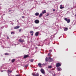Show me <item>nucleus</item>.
Listing matches in <instances>:
<instances>
[{
  "label": "nucleus",
  "mask_w": 76,
  "mask_h": 76,
  "mask_svg": "<svg viewBox=\"0 0 76 76\" xmlns=\"http://www.w3.org/2000/svg\"><path fill=\"white\" fill-rule=\"evenodd\" d=\"M8 72H10V73H12V71L8 70Z\"/></svg>",
  "instance_id": "a878e982"
},
{
  "label": "nucleus",
  "mask_w": 76,
  "mask_h": 76,
  "mask_svg": "<svg viewBox=\"0 0 76 76\" xmlns=\"http://www.w3.org/2000/svg\"><path fill=\"white\" fill-rule=\"evenodd\" d=\"M42 13H43V14L45 13H46V11L45 10H44V11L42 12Z\"/></svg>",
  "instance_id": "a211bd4d"
},
{
  "label": "nucleus",
  "mask_w": 76,
  "mask_h": 76,
  "mask_svg": "<svg viewBox=\"0 0 76 76\" xmlns=\"http://www.w3.org/2000/svg\"><path fill=\"white\" fill-rule=\"evenodd\" d=\"M31 36H33V34H31Z\"/></svg>",
  "instance_id": "f704fd0d"
},
{
  "label": "nucleus",
  "mask_w": 76,
  "mask_h": 76,
  "mask_svg": "<svg viewBox=\"0 0 76 76\" xmlns=\"http://www.w3.org/2000/svg\"><path fill=\"white\" fill-rule=\"evenodd\" d=\"M40 71L42 73H43V74H44V73H45V72L43 69H41Z\"/></svg>",
  "instance_id": "0eeeda50"
},
{
  "label": "nucleus",
  "mask_w": 76,
  "mask_h": 76,
  "mask_svg": "<svg viewBox=\"0 0 76 76\" xmlns=\"http://www.w3.org/2000/svg\"><path fill=\"white\" fill-rule=\"evenodd\" d=\"M22 30V29H20L19 30V32H20V31H21V30Z\"/></svg>",
  "instance_id": "cd10ccee"
},
{
  "label": "nucleus",
  "mask_w": 76,
  "mask_h": 76,
  "mask_svg": "<svg viewBox=\"0 0 76 76\" xmlns=\"http://www.w3.org/2000/svg\"><path fill=\"white\" fill-rule=\"evenodd\" d=\"M8 39H9V37H7Z\"/></svg>",
  "instance_id": "4c0bfd02"
},
{
  "label": "nucleus",
  "mask_w": 76,
  "mask_h": 76,
  "mask_svg": "<svg viewBox=\"0 0 76 76\" xmlns=\"http://www.w3.org/2000/svg\"><path fill=\"white\" fill-rule=\"evenodd\" d=\"M15 59H13L12 60V63H14V62H15Z\"/></svg>",
  "instance_id": "aec40b11"
},
{
  "label": "nucleus",
  "mask_w": 76,
  "mask_h": 76,
  "mask_svg": "<svg viewBox=\"0 0 76 76\" xmlns=\"http://www.w3.org/2000/svg\"><path fill=\"white\" fill-rule=\"evenodd\" d=\"M32 75L34 76H39V74L38 72L37 73H35V72H33L32 73Z\"/></svg>",
  "instance_id": "f03ea898"
},
{
  "label": "nucleus",
  "mask_w": 76,
  "mask_h": 76,
  "mask_svg": "<svg viewBox=\"0 0 76 76\" xmlns=\"http://www.w3.org/2000/svg\"><path fill=\"white\" fill-rule=\"evenodd\" d=\"M54 37H55L54 35H51L50 36V39H51V40H52V39H53V38H54Z\"/></svg>",
  "instance_id": "39448f33"
},
{
  "label": "nucleus",
  "mask_w": 76,
  "mask_h": 76,
  "mask_svg": "<svg viewBox=\"0 0 76 76\" xmlns=\"http://www.w3.org/2000/svg\"><path fill=\"white\" fill-rule=\"evenodd\" d=\"M67 30H68V28H64V31H66Z\"/></svg>",
  "instance_id": "dca6fc26"
},
{
  "label": "nucleus",
  "mask_w": 76,
  "mask_h": 76,
  "mask_svg": "<svg viewBox=\"0 0 76 76\" xmlns=\"http://www.w3.org/2000/svg\"><path fill=\"white\" fill-rule=\"evenodd\" d=\"M38 66H39V67H42V64L41 63H39L38 64Z\"/></svg>",
  "instance_id": "9b49d317"
},
{
  "label": "nucleus",
  "mask_w": 76,
  "mask_h": 76,
  "mask_svg": "<svg viewBox=\"0 0 76 76\" xmlns=\"http://www.w3.org/2000/svg\"><path fill=\"white\" fill-rule=\"evenodd\" d=\"M18 41L20 42H24V40L22 39H19Z\"/></svg>",
  "instance_id": "20e7f679"
},
{
  "label": "nucleus",
  "mask_w": 76,
  "mask_h": 76,
  "mask_svg": "<svg viewBox=\"0 0 76 76\" xmlns=\"http://www.w3.org/2000/svg\"><path fill=\"white\" fill-rule=\"evenodd\" d=\"M30 61L31 62H33V61H34V59H31L30 60Z\"/></svg>",
  "instance_id": "4be33fe9"
},
{
  "label": "nucleus",
  "mask_w": 76,
  "mask_h": 76,
  "mask_svg": "<svg viewBox=\"0 0 76 76\" xmlns=\"http://www.w3.org/2000/svg\"><path fill=\"white\" fill-rule=\"evenodd\" d=\"M61 66V64L60 63H58L56 64V67H57Z\"/></svg>",
  "instance_id": "7ed1b4c3"
},
{
  "label": "nucleus",
  "mask_w": 76,
  "mask_h": 76,
  "mask_svg": "<svg viewBox=\"0 0 76 76\" xmlns=\"http://www.w3.org/2000/svg\"><path fill=\"white\" fill-rule=\"evenodd\" d=\"M64 20L66 21L68 23H69L70 22V19L65 18L64 19Z\"/></svg>",
  "instance_id": "f257e3e1"
},
{
  "label": "nucleus",
  "mask_w": 76,
  "mask_h": 76,
  "mask_svg": "<svg viewBox=\"0 0 76 76\" xmlns=\"http://www.w3.org/2000/svg\"><path fill=\"white\" fill-rule=\"evenodd\" d=\"M11 11V10H9V12H10Z\"/></svg>",
  "instance_id": "c9c22d12"
},
{
  "label": "nucleus",
  "mask_w": 76,
  "mask_h": 76,
  "mask_svg": "<svg viewBox=\"0 0 76 76\" xmlns=\"http://www.w3.org/2000/svg\"><path fill=\"white\" fill-rule=\"evenodd\" d=\"M54 76H56V74H54Z\"/></svg>",
  "instance_id": "e433bc0d"
},
{
  "label": "nucleus",
  "mask_w": 76,
  "mask_h": 76,
  "mask_svg": "<svg viewBox=\"0 0 76 76\" xmlns=\"http://www.w3.org/2000/svg\"><path fill=\"white\" fill-rule=\"evenodd\" d=\"M49 59L50 60V62L53 61H54V60H53V59L51 58V57H50L49 58Z\"/></svg>",
  "instance_id": "6e6552de"
},
{
  "label": "nucleus",
  "mask_w": 76,
  "mask_h": 76,
  "mask_svg": "<svg viewBox=\"0 0 76 76\" xmlns=\"http://www.w3.org/2000/svg\"><path fill=\"white\" fill-rule=\"evenodd\" d=\"M29 57V55H24V58H27V57Z\"/></svg>",
  "instance_id": "1a4fd4ad"
},
{
  "label": "nucleus",
  "mask_w": 76,
  "mask_h": 76,
  "mask_svg": "<svg viewBox=\"0 0 76 76\" xmlns=\"http://www.w3.org/2000/svg\"><path fill=\"white\" fill-rule=\"evenodd\" d=\"M39 34V31L36 32L35 34V36H38Z\"/></svg>",
  "instance_id": "9d476101"
},
{
  "label": "nucleus",
  "mask_w": 76,
  "mask_h": 76,
  "mask_svg": "<svg viewBox=\"0 0 76 76\" xmlns=\"http://www.w3.org/2000/svg\"><path fill=\"white\" fill-rule=\"evenodd\" d=\"M45 61H48V58L47 57H46L45 58Z\"/></svg>",
  "instance_id": "6ab92c4d"
},
{
  "label": "nucleus",
  "mask_w": 76,
  "mask_h": 76,
  "mask_svg": "<svg viewBox=\"0 0 76 76\" xmlns=\"http://www.w3.org/2000/svg\"><path fill=\"white\" fill-rule=\"evenodd\" d=\"M28 66V64H27L25 66V67H27Z\"/></svg>",
  "instance_id": "393cba45"
},
{
  "label": "nucleus",
  "mask_w": 76,
  "mask_h": 76,
  "mask_svg": "<svg viewBox=\"0 0 76 76\" xmlns=\"http://www.w3.org/2000/svg\"><path fill=\"white\" fill-rule=\"evenodd\" d=\"M31 34H34V31H31L30 32Z\"/></svg>",
  "instance_id": "5701e85b"
},
{
  "label": "nucleus",
  "mask_w": 76,
  "mask_h": 76,
  "mask_svg": "<svg viewBox=\"0 0 76 76\" xmlns=\"http://www.w3.org/2000/svg\"><path fill=\"white\" fill-rule=\"evenodd\" d=\"M48 56H50V53H48Z\"/></svg>",
  "instance_id": "c756f323"
},
{
  "label": "nucleus",
  "mask_w": 76,
  "mask_h": 76,
  "mask_svg": "<svg viewBox=\"0 0 76 76\" xmlns=\"http://www.w3.org/2000/svg\"><path fill=\"white\" fill-rule=\"evenodd\" d=\"M22 18L23 19V18H25V17H24V16H22Z\"/></svg>",
  "instance_id": "c85d7f7f"
},
{
  "label": "nucleus",
  "mask_w": 76,
  "mask_h": 76,
  "mask_svg": "<svg viewBox=\"0 0 76 76\" xmlns=\"http://www.w3.org/2000/svg\"><path fill=\"white\" fill-rule=\"evenodd\" d=\"M42 14L41 13L39 15V18H41V17H42Z\"/></svg>",
  "instance_id": "f3484780"
},
{
  "label": "nucleus",
  "mask_w": 76,
  "mask_h": 76,
  "mask_svg": "<svg viewBox=\"0 0 76 76\" xmlns=\"http://www.w3.org/2000/svg\"><path fill=\"white\" fill-rule=\"evenodd\" d=\"M52 67V66H48V68L49 69L51 68Z\"/></svg>",
  "instance_id": "b1692460"
},
{
  "label": "nucleus",
  "mask_w": 76,
  "mask_h": 76,
  "mask_svg": "<svg viewBox=\"0 0 76 76\" xmlns=\"http://www.w3.org/2000/svg\"><path fill=\"white\" fill-rule=\"evenodd\" d=\"M62 6H63V5H60V9H64V7H62Z\"/></svg>",
  "instance_id": "ddd939ff"
},
{
  "label": "nucleus",
  "mask_w": 76,
  "mask_h": 76,
  "mask_svg": "<svg viewBox=\"0 0 76 76\" xmlns=\"http://www.w3.org/2000/svg\"><path fill=\"white\" fill-rule=\"evenodd\" d=\"M56 10H55V9H53V12H55V11Z\"/></svg>",
  "instance_id": "7c9ffc66"
},
{
  "label": "nucleus",
  "mask_w": 76,
  "mask_h": 76,
  "mask_svg": "<svg viewBox=\"0 0 76 76\" xmlns=\"http://www.w3.org/2000/svg\"><path fill=\"white\" fill-rule=\"evenodd\" d=\"M49 15V14L48 13V14L46 15L47 16H48Z\"/></svg>",
  "instance_id": "2f4dec72"
},
{
  "label": "nucleus",
  "mask_w": 76,
  "mask_h": 76,
  "mask_svg": "<svg viewBox=\"0 0 76 76\" xmlns=\"http://www.w3.org/2000/svg\"><path fill=\"white\" fill-rule=\"evenodd\" d=\"M19 27H20V26H15V27L14 28V29H18V28H19Z\"/></svg>",
  "instance_id": "f8f14e48"
},
{
  "label": "nucleus",
  "mask_w": 76,
  "mask_h": 76,
  "mask_svg": "<svg viewBox=\"0 0 76 76\" xmlns=\"http://www.w3.org/2000/svg\"><path fill=\"white\" fill-rule=\"evenodd\" d=\"M39 15V14L38 12H37L35 14V15L36 16H38Z\"/></svg>",
  "instance_id": "2eb2a0df"
},
{
  "label": "nucleus",
  "mask_w": 76,
  "mask_h": 76,
  "mask_svg": "<svg viewBox=\"0 0 76 76\" xmlns=\"http://www.w3.org/2000/svg\"><path fill=\"white\" fill-rule=\"evenodd\" d=\"M57 70H58V71H61V70H62V69L60 67L58 68Z\"/></svg>",
  "instance_id": "4468645a"
},
{
  "label": "nucleus",
  "mask_w": 76,
  "mask_h": 76,
  "mask_svg": "<svg viewBox=\"0 0 76 76\" xmlns=\"http://www.w3.org/2000/svg\"><path fill=\"white\" fill-rule=\"evenodd\" d=\"M5 55H9V53H6L4 54Z\"/></svg>",
  "instance_id": "bb28decb"
},
{
  "label": "nucleus",
  "mask_w": 76,
  "mask_h": 76,
  "mask_svg": "<svg viewBox=\"0 0 76 76\" xmlns=\"http://www.w3.org/2000/svg\"><path fill=\"white\" fill-rule=\"evenodd\" d=\"M15 31H12L11 32V34H12H12H15Z\"/></svg>",
  "instance_id": "412c9836"
},
{
  "label": "nucleus",
  "mask_w": 76,
  "mask_h": 76,
  "mask_svg": "<svg viewBox=\"0 0 76 76\" xmlns=\"http://www.w3.org/2000/svg\"><path fill=\"white\" fill-rule=\"evenodd\" d=\"M75 17H76V14L75 15Z\"/></svg>",
  "instance_id": "58836bf2"
},
{
  "label": "nucleus",
  "mask_w": 76,
  "mask_h": 76,
  "mask_svg": "<svg viewBox=\"0 0 76 76\" xmlns=\"http://www.w3.org/2000/svg\"><path fill=\"white\" fill-rule=\"evenodd\" d=\"M49 51H50V52H51L52 51V50H50Z\"/></svg>",
  "instance_id": "473e14b6"
},
{
  "label": "nucleus",
  "mask_w": 76,
  "mask_h": 76,
  "mask_svg": "<svg viewBox=\"0 0 76 76\" xmlns=\"http://www.w3.org/2000/svg\"><path fill=\"white\" fill-rule=\"evenodd\" d=\"M20 75H16V76H19Z\"/></svg>",
  "instance_id": "72a5a7b5"
},
{
  "label": "nucleus",
  "mask_w": 76,
  "mask_h": 76,
  "mask_svg": "<svg viewBox=\"0 0 76 76\" xmlns=\"http://www.w3.org/2000/svg\"><path fill=\"white\" fill-rule=\"evenodd\" d=\"M34 22L38 24V23H39V20H35Z\"/></svg>",
  "instance_id": "423d86ee"
}]
</instances>
